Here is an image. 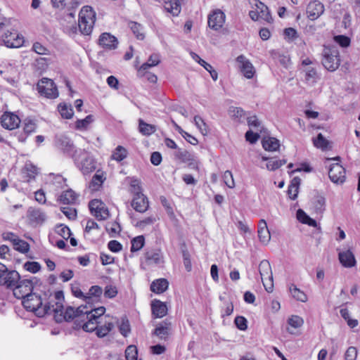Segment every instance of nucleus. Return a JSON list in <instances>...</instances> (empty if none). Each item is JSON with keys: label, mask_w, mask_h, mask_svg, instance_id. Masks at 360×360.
Returning a JSON list of instances; mask_svg holds the SVG:
<instances>
[{"label": "nucleus", "mask_w": 360, "mask_h": 360, "mask_svg": "<svg viewBox=\"0 0 360 360\" xmlns=\"http://www.w3.org/2000/svg\"><path fill=\"white\" fill-rule=\"evenodd\" d=\"M54 302L52 298V292L51 290L44 292V309H37L38 314H52L55 310L63 308V302L65 301L64 293L63 290H58L54 295Z\"/></svg>", "instance_id": "nucleus-1"}, {"label": "nucleus", "mask_w": 360, "mask_h": 360, "mask_svg": "<svg viewBox=\"0 0 360 360\" xmlns=\"http://www.w3.org/2000/svg\"><path fill=\"white\" fill-rule=\"evenodd\" d=\"M54 146L65 155L73 159L75 162L79 161L77 155L81 149H77L73 141L65 134H57L54 137Z\"/></svg>", "instance_id": "nucleus-2"}, {"label": "nucleus", "mask_w": 360, "mask_h": 360, "mask_svg": "<svg viewBox=\"0 0 360 360\" xmlns=\"http://www.w3.org/2000/svg\"><path fill=\"white\" fill-rule=\"evenodd\" d=\"M87 308L86 305H81L77 308L69 306L65 310L64 307L60 310L57 309L53 311L54 320L57 323H62L63 321L70 322L73 319L77 318L80 320L85 317L84 309Z\"/></svg>", "instance_id": "nucleus-3"}, {"label": "nucleus", "mask_w": 360, "mask_h": 360, "mask_svg": "<svg viewBox=\"0 0 360 360\" xmlns=\"http://www.w3.org/2000/svg\"><path fill=\"white\" fill-rule=\"evenodd\" d=\"M96 21V13L89 6H84L79 13L78 27L82 34L89 35Z\"/></svg>", "instance_id": "nucleus-4"}, {"label": "nucleus", "mask_w": 360, "mask_h": 360, "mask_svg": "<svg viewBox=\"0 0 360 360\" xmlns=\"http://www.w3.org/2000/svg\"><path fill=\"white\" fill-rule=\"evenodd\" d=\"M322 64L328 71L333 72L340 66L339 51L335 47L325 46L322 53Z\"/></svg>", "instance_id": "nucleus-5"}, {"label": "nucleus", "mask_w": 360, "mask_h": 360, "mask_svg": "<svg viewBox=\"0 0 360 360\" xmlns=\"http://www.w3.org/2000/svg\"><path fill=\"white\" fill-rule=\"evenodd\" d=\"M79 161L75 162L83 174H89L96 169V162L93 156L84 149L78 151Z\"/></svg>", "instance_id": "nucleus-6"}, {"label": "nucleus", "mask_w": 360, "mask_h": 360, "mask_svg": "<svg viewBox=\"0 0 360 360\" xmlns=\"http://www.w3.org/2000/svg\"><path fill=\"white\" fill-rule=\"evenodd\" d=\"M24 309L29 311H33L36 316L43 317L46 314H38L37 309H44V296L37 295L36 294H27L24 295Z\"/></svg>", "instance_id": "nucleus-7"}, {"label": "nucleus", "mask_w": 360, "mask_h": 360, "mask_svg": "<svg viewBox=\"0 0 360 360\" xmlns=\"http://www.w3.org/2000/svg\"><path fill=\"white\" fill-rule=\"evenodd\" d=\"M20 279L19 273L14 270H8L6 265L0 263V285L12 288L18 283Z\"/></svg>", "instance_id": "nucleus-8"}, {"label": "nucleus", "mask_w": 360, "mask_h": 360, "mask_svg": "<svg viewBox=\"0 0 360 360\" xmlns=\"http://www.w3.org/2000/svg\"><path fill=\"white\" fill-rule=\"evenodd\" d=\"M37 89L41 96L47 98H56L58 96L56 85L51 79L44 77L37 84Z\"/></svg>", "instance_id": "nucleus-9"}, {"label": "nucleus", "mask_w": 360, "mask_h": 360, "mask_svg": "<svg viewBox=\"0 0 360 360\" xmlns=\"http://www.w3.org/2000/svg\"><path fill=\"white\" fill-rule=\"evenodd\" d=\"M259 272L265 290L271 292L274 288L273 274L269 261L264 259L259 265Z\"/></svg>", "instance_id": "nucleus-10"}, {"label": "nucleus", "mask_w": 360, "mask_h": 360, "mask_svg": "<svg viewBox=\"0 0 360 360\" xmlns=\"http://www.w3.org/2000/svg\"><path fill=\"white\" fill-rule=\"evenodd\" d=\"M91 213L98 220H105L109 217V211L105 205L98 199L91 200L89 202Z\"/></svg>", "instance_id": "nucleus-11"}, {"label": "nucleus", "mask_w": 360, "mask_h": 360, "mask_svg": "<svg viewBox=\"0 0 360 360\" xmlns=\"http://www.w3.org/2000/svg\"><path fill=\"white\" fill-rule=\"evenodd\" d=\"M27 223L32 226L41 225L46 219V214L39 208L30 207L27 211Z\"/></svg>", "instance_id": "nucleus-12"}, {"label": "nucleus", "mask_w": 360, "mask_h": 360, "mask_svg": "<svg viewBox=\"0 0 360 360\" xmlns=\"http://www.w3.org/2000/svg\"><path fill=\"white\" fill-rule=\"evenodd\" d=\"M345 169L339 163L332 164L328 171V176L331 181L337 184H342L346 179Z\"/></svg>", "instance_id": "nucleus-13"}, {"label": "nucleus", "mask_w": 360, "mask_h": 360, "mask_svg": "<svg viewBox=\"0 0 360 360\" xmlns=\"http://www.w3.org/2000/svg\"><path fill=\"white\" fill-rule=\"evenodd\" d=\"M226 15L220 9H216L208 15V26L210 29L217 31L225 22Z\"/></svg>", "instance_id": "nucleus-14"}, {"label": "nucleus", "mask_w": 360, "mask_h": 360, "mask_svg": "<svg viewBox=\"0 0 360 360\" xmlns=\"http://www.w3.org/2000/svg\"><path fill=\"white\" fill-rule=\"evenodd\" d=\"M2 38L4 44L8 48H19L22 46V38L15 30H7Z\"/></svg>", "instance_id": "nucleus-15"}, {"label": "nucleus", "mask_w": 360, "mask_h": 360, "mask_svg": "<svg viewBox=\"0 0 360 360\" xmlns=\"http://www.w3.org/2000/svg\"><path fill=\"white\" fill-rule=\"evenodd\" d=\"M236 62L238 68L244 77L248 79H252L255 73V68L250 60L243 55H240L236 58Z\"/></svg>", "instance_id": "nucleus-16"}, {"label": "nucleus", "mask_w": 360, "mask_h": 360, "mask_svg": "<svg viewBox=\"0 0 360 360\" xmlns=\"http://www.w3.org/2000/svg\"><path fill=\"white\" fill-rule=\"evenodd\" d=\"M131 205L135 211L143 213L149 207L148 198L141 192H136L133 197Z\"/></svg>", "instance_id": "nucleus-17"}, {"label": "nucleus", "mask_w": 360, "mask_h": 360, "mask_svg": "<svg viewBox=\"0 0 360 360\" xmlns=\"http://www.w3.org/2000/svg\"><path fill=\"white\" fill-rule=\"evenodd\" d=\"M324 11L323 4L318 0H315L309 3L306 11L307 18L311 20H315L324 13Z\"/></svg>", "instance_id": "nucleus-18"}, {"label": "nucleus", "mask_w": 360, "mask_h": 360, "mask_svg": "<svg viewBox=\"0 0 360 360\" xmlns=\"http://www.w3.org/2000/svg\"><path fill=\"white\" fill-rule=\"evenodd\" d=\"M101 322L99 321H94V319H91V317L85 315L84 318H82L81 320H75L74 324L75 325V328H82L85 332L91 333L96 330L98 324Z\"/></svg>", "instance_id": "nucleus-19"}, {"label": "nucleus", "mask_w": 360, "mask_h": 360, "mask_svg": "<svg viewBox=\"0 0 360 360\" xmlns=\"http://www.w3.org/2000/svg\"><path fill=\"white\" fill-rule=\"evenodd\" d=\"M20 123V117L12 112H5L1 117V126L6 129L12 130L16 129Z\"/></svg>", "instance_id": "nucleus-20"}, {"label": "nucleus", "mask_w": 360, "mask_h": 360, "mask_svg": "<svg viewBox=\"0 0 360 360\" xmlns=\"http://www.w3.org/2000/svg\"><path fill=\"white\" fill-rule=\"evenodd\" d=\"M98 45L108 50H114L118 45L117 39L108 32L102 33L98 38Z\"/></svg>", "instance_id": "nucleus-21"}, {"label": "nucleus", "mask_w": 360, "mask_h": 360, "mask_svg": "<svg viewBox=\"0 0 360 360\" xmlns=\"http://www.w3.org/2000/svg\"><path fill=\"white\" fill-rule=\"evenodd\" d=\"M153 318H162L167 314V307L165 302L155 299L150 304Z\"/></svg>", "instance_id": "nucleus-22"}, {"label": "nucleus", "mask_w": 360, "mask_h": 360, "mask_svg": "<svg viewBox=\"0 0 360 360\" xmlns=\"http://www.w3.org/2000/svg\"><path fill=\"white\" fill-rule=\"evenodd\" d=\"M40 169L34 165L31 161H27L24 165V181L30 182L35 179L36 176L39 174Z\"/></svg>", "instance_id": "nucleus-23"}, {"label": "nucleus", "mask_w": 360, "mask_h": 360, "mask_svg": "<svg viewBox=\"0 0 360 360\" xmlns=\"http://www.w3.org/2000/svg\"><path fill=\"white\" fill-rule=\"evenodd\" d=\"M338 257L340 262L345 267L350 268L356 264L354 255L349 250L339 252Z\"/></svg>", "instance_id": "nucleus-24"}, {"label": "nucleus", "mask_w": 360, "mask_h": 360, "mask_svg": "<svg viewBox=\"0 0 360 360\" xmlns=\"http://www.w3.org/2000/svg\"><path fill=\"white\" fill-rule=\"evenodd\" d=\"M257 233L259 240L264 244H267L271 239V234L264 219L259 220Z\"/></svg>", "instance_id": "nucleus-25"}, {"label": "nucleus", "mask_w": 360, "mask_h": 360, "mask_svg": "<svg viewBox=\"0 0 360 360\" xmlns=\"http://www.w3.org/2000/svg\"><path fill=\"white\" fill-rule=\"evenodd\" d=\"M168 287L169 282L166 278H158L151 283L150 289L155 294H161L165 292Z\"/></svg>", "instance_id": "nucleus-26"}, {"label": "nucleus", "mask_w": 360, "mask_h": 360, "mask_svg": "<svg viewBox=\"0 0 360 360\" xmlns=\"http://www.w3.org/2000/svg\"><path fill=\"white\" fill-rule=\"evenodd\" d=\"M2 238L4 240L10 241L15 250L22 252V241L17 235L12 232H4L2 233Z\"/></svg>", "instance_id": "nucleus-27"}, {"label": "nucleus", "mask_w": 360, "mask_h": 360, "mask_svg": "<svg viewBox=\"0 0 360 360\" xmlns=\"http://www.w3.org/2000/svg\"><path fill=\"white\" fill-rule=\"evenodd\" d=\"M255 1H256L255 6L259 11L260 18L268 22H271L273 21V18L269 8L262 1L259 0Z\"/></svg>", "instance_id": "nucleus-28"}, {"label": "nucleus", "mask_w": 360, "mask_h": 360, "mask_svg": "<svg viewBox=\"0 0 360 360\" xmlns=\"http://www.w3.org/2000/svg\"><path fill=\"white\" fill-rule=\"evenodd\" d=\"M182 0H167L165 1V8L174 16H177L181 12Z\"/></svg>", "instance_id": "nucleus-29"}, {"label": "nucleus", "mask_w": 360, "mask_h": 360, "mask_svg": "<svg viewBox=\"0 0 360 360\" xmlns=\"http://www.w3.org/2000/svg\"><path fill=\"white\" fill-rule=\"evenodd\" d=\"M78 195L72 189L63 191L58 198V200L65 205L75 204Z\"/></svg>", "instance_id": "nucleus-30"}, {"label": "nucleus", "mask_w": 360, "mask_h": 360, "mask_svg": "<svg viewBox=\"0 0 360 360\" xmlns=\"http://www.w3.org/2000/svg\"><path fill=\"white\" fill-rule=\"evenodd\" d=\"M301 183V179L299 176H295L290 181L288 188V194L289 198L292 200H295L299 193V188Z\"/></svg>", "instance_id": "nucleus-31"}, {"label": "nucleus", "mask_w": 360, "mask_h": 360, "mask_svg": "<svg viewBox=\"0 0 360 360\" xmlns=\"http://www.w3.org/2000/svg\"><path fill=\"white\" fill-rule=\"evenodd\" d=\"M174 156L181 162H189L190 165L193 164V162L195 161L194 154L186 150H182L181 148H178V150L174 153Z\"/></svg>", "instance_id": "nucleus-32"}, {"label": "nucleus", "mask_w": 360, "mask_h": 360, "mask_svg": "<svg viewBox=\"0 0 360 360\" xmlns=\"http://www.w3.org/2000/svg\"><path fill=\"white\" fill-rule=\"evenodd\" d=\"M312 205L316 214H322L326 210V198L317 193L312 199Z\"/></svg>", "instance_id": "nucleus-33"}, {"label": "nucleus", "mask_w": 360, "mask_h": 360, "mask_svg": "<svg viewBox=\"0 0 360 360\" xmlns=\"http://www.w3.org/2000/svg\"><path fill=\"white\" fill-rule=\"evenodd\" d=\"M262 143L264 149L268 151H276L280 147L279 141L274 137H265L262 139Z\"/></svg>", "instance_id": "nucleus-34"}, {"label": "nucleus", "mask_w": 360, "mask_h": 360, "mask_svg": "<svg viewBox=\"0 0 360 360\" xmlns=\"http://www.w3.org/2000/svg\"><path fill=\"white\" fill-rule=\"evenodd\" d=\"M139 130L144 136H150L156 131V127L153 124H148L143 120H139Z\"/></svg>", "instance_id": "nucleus-35"}, {"label": "nucleus", "mask_w": 360, "mask_h": 360, "mask_svg": "<svg viewBox=\"0 0 360 360\" xmlns=\"http://www.w3.org/2000/svg\"><path fill=\"white\" fill-rule=\"evenodd\" d=\"M160 62V56L157 53H153L150 56L147 62L144 63L139 68V72H144L149 68L158 65Z\"/></svg>", "instance_id": "nucleus-36"}, {"label": "nucleus", "mask_w": 360, "mask_h": 360, "mask_svg": "<svg viewBox=\"0 0 360 360\" xmlns=\"http://www.w3.org/2000/svg\"><path fill=\"white\" fill-rule=\"evenodd\" d=\"M290 292L292 297L297 301L305 302L307 300V295L300 289H299L295 284H291L289 287Z\"/></svg>", "instance_id": "nucleus-37"}, {"label": "nucleus", "mask_w": 360, "mask_h": 360, "mask_svg": "<svg viewBox=\"0 0 360 360\" xmlns=\"http://www.w3.org/2000/svg\"><path fill=\"white\" fill-rule=\"evenodd\" d=\"M105 312V308L104 307H99L97 308L91 307L90 310L84 311L85 315H87L91 317V319H94V321H99V319L101 316L104 314Z\"/></svg>", "instance_id": "nucleus-38"}, {"label": "nucleus", "mask_w": 360, "mask_h": 360, "mask_svg": "<svg viewBox=\"0 0 360 360\" xmlns=\"http://www.w3.org/2000/svg\"><path fill=\"white\" fill-rule=\"evenodd\" d=\"M94 121L92 115H87L84 119L77 120L75 122V128L78 130H86L89 125Z\"/></svg>", "instance_id": "nucleus-39"}, {"label": "nucleus", "mask_w": 360, "mask_h": 360, "mask_svg": "<svg viewBox=\"0 0 360 360\" xmlns=\"http://www.w3.org/2000/svg\"><path fill=\"white\" fill-rule=\"evenodd\" d=\"M169 328L167 326H157L154 331L153 332V335H156L160 340H167L169 336Z\"/></svg>", "instance_id": "nucleus-40"}, {"label": "nucleus", "mask_w": 360, "mask_h": 360, "mask_svg": "<svg viewBox=\"0 0 360 360\" xmlns=\"http://www.w3.org/2000/svg\"><path fill=\"white\" fill-rule=\"evenodd\" d=\"M129 25L131 30L132 31L133 34L136 36L137 39L143 40L145 37V35L143 32V26L141 24L133 21L130 22Z\"/></svg>", "instance_id": "nucleus-41"}, {"label": "nucleus", "mask_w": 360, "mask_h": 360, "mask_svg": "<svg viewBox=\"0 0 360 360\" xmlns=\"http://www.w3.org/2000/svg\"><path fill=\"white\" fill-rule=\"evenodd\" d=\"M58 109L63 118L70 119L73 116L74 112L71 105L68 106L65 103H60Z\"/></svg>", "instance_id": "nucleus-42"}, {"label": "nucleus", "mask_w": 360, "mask_h": 360, "mask_svg": "<svg viewBox=\"0 0 360 360\" xmlns=\"http://www.w3.org/2000/svg\"><path fill=\"white\" fill-rule=\"evenodd\" d=\"M114 325L111 322H108L103 326H98L96 334L98 338L105 337L113 328Z\"/></svg>", "instance_id": "nucleus-43"}, {"label": "nucleus", "mask_w": 360, "mask_h": 360, "mask_svg": "<svg viewBox=\"0 0 360 360\" xmlns=\"http://www.w3.org/2000/svg\"><path fill=\"white\" fill-rule=\"evenodd\" d=\"M314 146L322 150H326L329 145V141L323 136L321 133L318 134L315 139H313Z\"/></svg>", "instance_id": "nucleus-44"}, {"label": "nucleus", "mask_w": 360, "mask_h": 360, "mask_svg": "<svg viewBox=\"0 0 360 360\" xmlns=\"http://www.w3.org/2000/svg\"><path fill=\"white\" fill-rule=\"evenodd\" d=\"M194 123L201 134L204 136L209 133V129L204 120L199 115H195L193 118Z\"/></svg>", "instance_id": "nucleus-45"}, {"label": "nucleus", "mask_w": 360, "mask_h": 360, "mask_svg": "<svg viewBox=\"0 0 360 360\" xmlns=\"http://www.w3.org/2000/svg\"><path fill=\"white\" fill-rule=\"evenodd\" d=\"M131 252H134L139 251L145 244V238L143 236H136L131 240Z\"/></svg>", "instance_id": "nucleus-46"}, {"label": "nucleus", "mask_w": 360, "mask_h": 360, "mask_svg": "<svg viewBox=\"0 0 360 360\" xmlns=\"http://www.w3.org/2000/svg\"><path fill=\"white\" fill-rule=\"evenodd\" d=\"M287 162L286 159L276 160L275 158H271L269 162L266 163V169L269 171H275Z\"/></svg>", "instance_id": "nucleus-47"}, {"label": "nucleus", "mask_w": 360, "mask_h": 360, "mask_svg": "<svg viewBox=\"0 0 360 360\" xmlns=\"http://www.w3.org/2000/svg\"><path fill=\"white\" fill-rule=\"evenodd\" d=\"M71 292L75 297L83 299L86 304L91 302V297L84 295L78 285H71Z\"/></svg>", "instance_id": "nucleus-48"}, {"label": "nucleus", "mask_w": 360, "mask_h": 360, "mask_svg": "<svg viewBox=\"0 0 360 360\" xmlns=\"http://www.w3.org/2000/svg\"><path fill=\"white\" fill-rule=\"evenodd\" d=\"M127 150L122 146H118L112 155V158L121 162L127 156Z\"/></svg>", "instance_id": "nucleus-49"}, {"label": "nucleus", "mask_w": 360, "mask_h": 360, "mask_svg": "<svg viewBox=\"0 0 360 360\" xmlns=\"http://www.w3.org/2000/svg\"><path fill=\"white\" fill-rule=\"evenodd\" d=\"M341 316L347 321L348 326L351 328H354L358 325V321L356 319H350L349 310L346 308L341 309L340 311Z\"/></svg>", "instance_id": "nucleus-50"}, {"label": "nucleus", "mask_w": 360, "mask_h": 360, "mask_svg": "<svg viewBox=\"0 0 360 360\" xmlns=\"http://www.w3.org/2000/svg\"><path fill=\"white\" fill-rule=\"evenodd\" d=\"M125 358L127 360H137L138 349L135 345H131L126 348Z\"/></svg>", "instance_id": "nucleus-51"}, {"label": "nucleus", "mask_w": 360, "mask_h": 360, "mask_svg": "<svg viewBox=\"0 0 360 360\" xmlns=\"http://www.w3.org/2000/svg\"><path fill=\"white\" fill-rule=\"evenodd\" d=\"M56 231L60 235L64 240H68L72 235L71 231L68 226L64 224H60L56 226Z\"/></svg>", "instance_id": "nucleus-52"}, {"label": "nucleus", "mask_w": 360, "mask_h": 360, "mask_svg": "<svg viewBox=\"0 0 360 360\" xmlns=\"http://www.w3.org/2000/svg\"><path fill=\"white\" fill-rule=\"evenodd\" d=\"M305 80L312 84L316 82L319 77L314 68H309L305 70Z\"/></svg>", "instance_id": "nucleus-53"}, {"label": "nucleus", "mask_w": 360, "mask_h": 360, "mask_svg": "<svg viewBox=\"0 0 360 360\" xmlns=\"http://www.w3.org/2000/svg\"><path fill=\"white\" fill-rule=\"evenodd\" d=\"M288 323L294 328H298L304 324V320L299 316L292 315L288 318Z\"/></svg>", "instance_id": "nucleus-54"}, {"label": "nucleus", "mask_w": 360, "mask_h": 360, "mask_svg": "<svg viewBox=\"0 0 360 360\" xmlns=\"http://www.w3.org/2000/svg\"><path fill=\"white\" fill-rule=\"evenodd\" d=\"M119 330L124 337H127L130 333V324L129 320L126 317L122 319L121 324L119 326Z\"/></svg>", "instance_id": "nucleus-55"}, {"label": "nucleus", "mask_w": 360, "mask_h": 360, "mask_svg": "<svg viewBox=\"0 0 360 360\" xmlns=\"http://www.w3.org/2000/svg\"><path fill=\"white\" fill-rule=\"evenodd\" d=\"M24 269L27 271L36 274L41 269V264L37 262H27L24 263Z\"/></svg>", "instance_id": "nucleus-56"}, {"label": "nucleus", "mask_w": 360, "mask_h": 360, "mask_svg": "<svg viewBox=\"0 0 360 360\" xmlns=\"http://www.w3.org/2000/svg\"><path fill=\"white\" fill-rule=\"evenodd\" d=\"M37 128L36 122L29 118L24 120V133L30 134L32 132H34Z\"/></svg>", "instance_id": "nucleus-57"}, {"label": "nucleus", "mask_w": 360, "mask_h": 360, "mask_svg": "<svg viewBox=\"0 0 360 360\" xmlns=\"http://www.w3.org/2000/svg\"><path fill=\"white\" fill-rule=\"evenodd\" d=\"M234 323L240 330H245L248 328V321L242 316H237L234 319Z\"/></svg>", "instance_id": "nucleus-58"}, {"label": "nucleus", "mask_w": 360, "mask_h": 360, "mask_svg": "<svg viewBox=\"0 0 360 360\" xmlns=\"http://www.w3.org/2000/svg\"><path fill=\"white\" fill-rule=\"evenodd\" d=\"M335 41L340 46L347 48L350 45L351 39L349 37L345 35H338L335 37Z\"/></svg>", "instance_id": "nucleus-59"}, {"label": "nucleus", "mask_w": 360, "mask_h": 360, "mask_svg": "<svg viewBox=\"0 0 360 360\" xmlns=\"http://www.w3.org/2000/svg\"><path fill=\"white\" fill-rule=\"evenodd\" d=\"M155 221L153 217H148L142 220L137 221L134 224L136 227L144 229L146 226L153 224Z\"/></svg>", "instance_id": "nucleus-60"}, {"label": "nucleus", "mask_w": 360, "mask_h": 360, "mask_svg": "<svg viewBox=\"0 0 360 360\" xmlns=\"http://www.w3.org/2000/svg\"><path fill=\"white\" fill-rule=\"evenodd\" d=\"M60 210L70 220H75L77 217V211L75 208L63 207Z\"/></svg>", "instance_id": "nucleus-61"}, {"label": "nucleus", "mask_w": 360, "mask_h": 360, "mask_svg": "<svg viewBox=\"0 0 360 360\" xmlns=\"http://www.w3.org/2000/svg\"><path fill=\"white\" fill-rule=\"evenodd\" d=\"M358 351L355 347H349L345 354V360H356L357 357Z\"/></svg>", "instance_id": "nucleus-62"}, {"label": "nucleus", "mask_w": 360, "mask_h": 360, "mask_svg": "<svg viewBox=\"0 0 360 360\" xmlns=\"http://www.w3.org/2000/svg\"><path fill=\"white\" fill-rule=\"evenodd\" d=\"M104 179L102 175L98 174L97 173L95 174L91 181V187L94 190H97L98 188L102 185Z\"/></svg>", "instance_id": "nucleus-63"}, {"label": "nucleus", "mask_w": 360, "mask_h": 360, "mask_svg": "<svg viewBox=\"0 0 360 360\" xmlns=\"http://www.w3.org/2000/svg\"><path fill=\"white\" fill-rule=\"evenodd\" d=\"M117 295V288L114 285H106L104 290V296L108 298H114Z\"/></svg>", "instance_id": "nucleus-64"}]
</instances>
